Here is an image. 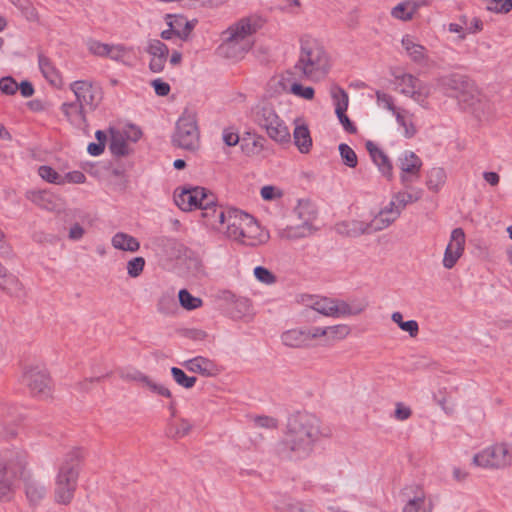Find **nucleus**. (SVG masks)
Masks as SVG:
<instances>
[{"label": "nucleus", "instance_id": "obj_43", "mask_svg": "<svg viewBox=\"0 0 512 512\" xmlns=\"http://www.w3.org/2000/svg\"><path fill=\"white\" fill-rule=\"evenodd\" d=\"M238 214H243V211L238 209H229L226 214V223H227V235L230 238H233L235 232L239 230L242 223V217H239Z\"/></svg>", "mask_w": 512, "mask_h": 512}, {"label": "nucleus", "instance_id": "obj_50", "mask_svg": "<svg viewBox=\"0 0 512 512\" xmlns=\"http://www.w3.org/2000/svg\"><path fill=\"white\" fill-rule=\"evenodd\" d=\"M422 196V191L419 190L415 193L398 192L394 195V199L397 201L399 207L402 209L409 203L418 201Z\"/></svg>", "mask_w": 512, "mask_h": 512}, {"label": "nucleus", "instance_id": "obj_64", "mask_svg": "<svg viewBox=\"0 0 512 512\" xmlns=\"http://www.w3.org/2000/svg\"><path fill=\"white\" fill-rule=\"evenodd\" d=\"M151 86L154 88L156 95L164 97L170 93V85L162 79H154L151 82Z\"/></svg>", "mask_w": 512, "mask_h": 512}, {"label": "nucleus", "instance_id": "obj_8", "mask_svg": "<svg viewBox=\"0 0 512 512\" xmlns=\"http://www.w3.org/2000/svg\"><path fill=\"white\" fill-rule=\"evenodd\" d=\"M257 31V26L251 23L249 18H242L237 23L223 32V43L220 49L239 50L244 53L250 49V42L247 38Z\"/></svg>", "mask_w": 512, "mask_h": 512}, {"label": "nucleus", "instance_id": "obj_54", "mask_svg": "<svg viewBox=\"0 0 512 512\" xmlns=\"http://www.w3.org/2000/svg\"><path fill=\"white\" fill-rule=\"evenodd\" d=\"M487 9L496 13H508L512 10V0H487Z\"/></svg>", "mask_w": 512, "mask_h": 512}, {"label": "nucleus", "instance_id": "obj_30", "mask_svg": "<svg viewBox=\"0 0 512 512\" xmlns=\"http://www.w3.org/2000/svg\"><path fill=\"white\" fill-rule=\"evenodd\" d=\"M401 43L412 61L415 63H422L425 60V47L414 42L412 37L409 35L404 36Z\"/></svg>", "mask_w": 512, "mask_h": 512}, {"label": "nucleus", "instance_id": "obj_40", "mask_svg": "<svg viewBox=\"0 0 512 512\" xmlns=\"http://www.w3.org/2000/svg\"><path fill=\"white\" fill-rule=\"evenodd\" d=\"M445 181V170L441 167H434L427 174L426 185L429 190L437 192Z\"/></svg>", "mask_w": 512, "mask_h": 512}, {"label": "nucleus", "instance_id": "obj_1", "mask_svg": "<svg viewBox=\"0 0 512 512\" xmlns=\"http://www.w3.org/2000/svg\"><path fill=\"white\" fill-rule=\"evenodd\" d=\"M320 434L319 419L308 412H297L288 419L287 430L277 444V453L290 460L308 457Z\"/></svg>", "mask_w": 512, "mask_h": 512}, {"label": "nucleus", "instance_id": "obj_25", "mask_svg": "<svg viewBox=\"0 0 512 512\" xmlns=\"http://www.w3.org/2000/svg\"><path fill=\"white\" fill-rule=\"evenodd\" d=\"M39 68L47 81L53 86H59L62 82L60 73L56 70L51 60L43 54L38 55Z\"/></svg>", "mask_w": 512, "mask_h": 512}, {"label": "nucleus", "instance_id": "obj_62", "mask_svg": "<svg viewBox=\"0 0 512 512\" xmlns=\"http://www.w3.org/2000/svg\"><path fill=\"white\" fill-rule=\"evenodd\" d=\"M460 257V254L452 250V246H447L444 253L443 266L447 269L453 268Z\"/></svg>", "mask_w": 512, "mask_h": 512}, {"label": "nucleus", "instance_id": "obj_61", "mask_svg": "<svg viewBox=\"0 0 512 512\" xmlns=\"http://www.w3.org/2000/svg\"><path fill=\"white\" fill-rule=\"evenodd\" d=\"M30 393L40 400H47L52 397V386H30Z\"/></svg>", "mask_w": 512, "mask_h": 512}, {"label": "nucleus", "instance_id": "obj_45", "mask_svg": "<svg viewBox=\"0 0 512 512\" xmlns=\"http://www.w3.org/2000/svg\"><path fill=\"white\" fill-rule=\"evenodd\" d=\"M38 173H39V176L43 180H45L49 183L58 184V185H62L65 183L63 176L60 175L56 170H54L50 166H46V165L40 166L38 169Z\"/></svg>", "mask_w": 512, "mask_h": 512}, {"label": "nucleus", "instance_id": "obj_14", "mask_svg": "<svg viewBox=\"0 0 512 512\" xmlns=\"http://www.w3.org/2000/svg\"><path fill=\"white\" fill-rule=\"evenodd\" d=\"M331 97L335 104L336 116L339 122L342 124L344 130L350 134L356 133L357 127L346 114L349 103V97L347 92L343 88L334 85L331 88Z\"/></svg>", "mask_w": 512, "mask_h": 512}, {"label": "nucleus", "instance_id": "obj_47", "mask_svg": "<svg viewBox=\"0 0 512 512\" xmlns=\"http://www.w3.org/2000/svg\"><path fill=\"white\" fill-rule=\"evenodd\" d=\"M338 149L343 163L350 168H355L358 164V159L354 150L345 143H341Z\"/></svg>", "mask_w": 512, "mask_h": 512}, {"label": "nucleus", "instance_id": "obj_49", "mask_svg": "<svg viewBox=\"0 0 512 512\" xmlns=\"http://www.w3.org/2000/svg\"><path fill=\"white\" fill-rule=\"evenodd\" d=\"M152 57H168V46L158 39L150 40L146 49Z\"/></svg>", "mask_w": 512, "mask_h": 512}, {"label": "nucleus", "instance_id": "obj_31", "mask_svg": "<svg viewBox=\"0 0 512 512\" xmlns=\"http://www.w3.org/2000/svg\"><path fill=\"white\" fill-rule=\"evenodd\" d=\"M388 211H379L370 222H366L368 234L381 231L389 227L396 219L397 212H392V217L387 216Z\"/></svg>", "mask_w": 512, "mask_h": 512}, {"label": "nucleus", "instance_id": "obj_5", "mask_svg": "<svg viewBox=\"0 0 512 512\" xmlns=\"http://www.w3.org/2000/svg\"><path fill=\"white\" fill-rule=\"evenodd\" d=\"M78 475V451H73L61 464L55 479L54 498L56 503L68 505L72 501Z\"/></svg>", "mask_w": 512, "mask_h": 512}, {"label": "nucleus", "instance_id": "obj_22", "mask_svg": "<svg viewBox=\"0 0 512 512\" xmlns=\"http://www.w3.org/2000/svg\"><path fill=\"white\" fill-rule=\"evenodd\" d=\"M335 230L339 235L351 238L368 234L366 222L359 220L339 222L335 225Z\"/></svg>", "mask_w": 512, "mask_h": 512}, {"label": "nucleus", "instance_id": "obj_3", "mask_svg": "<svg viewBox=\"0 0 512 512\" xmlns=\"http://www.w3.org/2000/svg\"><path fill=\"white\" fill-rule=\"evenodd\" d=\"M26 465L24 450L12 447L0 451V501L10 500L13 481L23 475Z\"/></svg>", "mask_w": 512, "mask_h": 512}, {"label": "nucleus", "instance_id": "obj_48", "mask_svg": "<svg viewBox=\"0 0 512 512\" xmlns=\"http://www.w3.org/2000/svg\"><path fill=\"white\" fill-rule=\"evenodd\" d=\"M465 245V233L462 228H455L451 233V240L447 246H452V250L462 255Z\"/></svg>", "mask_w": 512, "mask_h": 512}, {"label": "nucleus", "instance_id": "obj_26", "mask_svg": "<svg viewBox=\"0 0 512 512\" xmlns=\"http://www.w3.org/2000/svg\"><path fill=\"white\" fill-rule=\"evenodd\" d=\"M226 214L227 211L221 206L208 207L206 210L202 211V217L205 219L206 224L220 229L219 226H222L226 223Z\"/></svg>", "mask_w": 512, "mask_h": 512}, {"label": "nucleus", "instance_id": "obj_36", "mask_svg": "<svg viewBox=\"0 0 512 512\" xmlns=\"http://www.w3.org/2000/svg\"><path fill=\"white\" fill-rule=\"evenodd\" d=\"M297 217L304 223L312 224L316 218V209L313 203L309 200H299L297 206L294 209Z\"/></svg>", "mask_w": 512, "mask_h": 512}, {"label": "nucleus", "instance_id": "obj_57", "mask_svg": "<svg viewBox=\"0 0 512 512\" xmlns=\"http://www.w3.org/2000/svg\"><path fill=\"white\" fill-rule=\"evenodd\" d=\"M251 419L257 428L276 429L278 427L277 419L270 416H255Z\"/></svg>", "mask_w": 512, "mask_h": 512}, {"label": "nucleus", "instance_id": "obj_58", "mask_svg": "<svg viewBox=\"0 0 512 512\" xmlns=\"http://www.w3.org/2000/svg\"><path fill=\"white\" fill-rule=\"evenodd\" d=\"M376 98L378 105L383 106L387 110L393 112V114L397 113L392 96L381 91H376Z\"/></svg>", "mask_w": 512, "mask_h": 512}, {"label": "nucleus", "instance_id": "obj_44", "mask_svg": "<svg viewBox=\"0 0 512 512\" xmlns=\"http://www.w3.org/2000/svg\"><path fill=\"white\" fill-rule=\"evenodd\" d=\"M365 306L360 307H351L348 303L341 300H335L334 307H333V317L338 316H349V315H357L361 313L364 310Z\"/></svg>", "mask_w": 512, "mask_h": 512}, {"label": "nucleus", "instance_id": "obj_34", "mask_svg": "<svg viewBox=\"0 0 512 512\" xmlns=\"http://www.w3.org/2000/svg\"><path fill=\"white\" fill-rule=\"evenodd\" d=\"M315 230L312 224L302 222L300 225L288 226L281 233V237L289 240L305 238L312 235Z\"/></svg>", "mask_w": 512, "mask_h": 512}, {"label": "nucleus", "instance_id": "obj_37", "mask_svg": "<svg viewBox=\"0 0 512 512\" xmlns=\"http://www.w3.org/2000/svg\"><path fill=\"white\" fill-rule=\"evenodd\" d=\"M192 429V425L185 419L171 421L166 428V435L170 438H182Z\"/></svg>", "mask_w": 512, "mask_h": 512}, {"label": "nucleus", "instance_id": "obj_12", "mask_svg": "<svg viewBox=\"0 0 512 512\" xmlns=\"http://www.w3.org/2000/svg\"><path fill=\"white\" fill-rule=\"evenodd\" d=\"M406 503L402 512H432L433 504L420 485H410L402 490Z\"/></svg>", "mask_w": 512, "mask_h": 512}, {"label": "nucleus", "instance_id": "obj_35", "mask_svg": "<svg viewBox=\"0 0 512 512\" xmlns=\"http://www.w3.org/2000/svg\"><path fill=\"white\" fill-rule=\"evenodd\" d=\"M26 496L33 505L38 504L47 493L46 487L36 480H28L25 484Z\"/></svg>", "mask_w": 512, "mask_h": 512}, {"label": "nucleus", "instance_id": "obj_16", "mask_svg": "<svg viewBox=\"0 0 512 512\" xmlns=\"http://www.w3.org/2000/svg\"><path fill=\"white\" fill-rule=\"evenodd\" d=\"M174 192V202L183 211H191L200 208V201L203 199L204 187H184L178 193Z\"/></svg>", "mask_w": 512, "mask_h": 512}, {"label": "nucleus", "instance_id": "obj_23", "mask_svg": "<svg viewBox=\"0 0 512 512\" xmlns=\"http://www.w3.org/2000/svg\"><path fill=\"white\" fill-rule=\"evenodd\" d=\"M158 245L169 259H179L187 252V247L175 238L161 237L158 239Z\"/></svg>", "mask_w": 512, "mask_h": 512}, {"label": "nucleus", "instance_id": "obj_4", "mask_svg": "<svg viewBox=\"0 0 512 512\" xmlns=\"http://www.w3.org/2000/svg\"><path fill=\"white\" fill-rule=\"evenodd\" d=\"M251 119L260 128L264 129L267 135L278 143L290 141V132L284 121L278 116L272 104L261 102L251 110Z\"/></svg>", "mask_w": 512, "mask_h": 512}, {"label": "nucleus", "instance_id": "obj_38", "mask_svg": "<svg viewBox=\"0 0 512 512\" xmlns=\"http://www.w3.org/2000/svg\"><path fill=\"white\" fill-rule=\"evenodd\" d=\"M157 311L163 315H174L178 311V304L173 293H163L157 302Z\"/></svg>", "mask_w": 512, "mask_h": 512}, {"label": "nucleus", "instance_id": "obj_59", "mask_svg": "<svg viewBox=\"0 0 512 512\" xmlns=\"http://www.w3.org/2000/svg\"><path fill=\"white\" fill-rule=\"evenodd\" d=\"M394 115L396 116L397 123L404 128V136L406 138H412L417 132L414 124L411 121L408 122L399 112Z\"/></svg>", "mask_w": 512, "mask_h": 512}, {"label": "nucleus", "instance_id": "obj_2", "mask_svg": "<svg viewBox=\"0 0 512 512\" xmlns=\"http://www.w3.org/2000/svg\"><path fill=\"white\" fill-rule=\"evenodd\" d=\"M295 69L306 77L319 80L329 70V61L324 47L314 38L304 36L300 40V55Z\"/></svg>", "mask_w": 512, "mask_h": 512}, {"label": "nucleus", "instance_id": "obj_29", "mask_svg": "<svg viewBox=\"0 0 512 512\" xmlns=\"http://www.w3.org/2000/svg\"><path fill=\"white\" fill-rule=\"evenodd\" d=\"M294 144L301 153H308L312 147V138L306 125H298L293 132Z\"/></svg>", "mask_w": 512, "mask_h": 512}, {"label": "nucleus", "instance_id": "obj_46", "mask_svg": "<svg viewBox=\"0 0 512 512\" xmlns=\"http://www.w3.org/2000/svg\"><path fill=\"white\" fill-rule=\"evenodd\" d=\"M232 306L231 314L234 318H242L250 313L251 304L246 297H238L232 303Z\"/></svg>", "mask_w": 512, "mask_h": 512}, {"label": "nucleus", "instance_id": "obj_55", "mask_svg": "<svg viewBox=\"0 0 512 512\" xmlns=\"http://www.w3.org/2000/svg\"><path fill=\"white\" fill-rule=\"evenodd\" d=\"M0 91L2 94L12 96L18 91V83L12 76H5L0 79Z\"/></svg>", "mask_w": 512, "mask_h": 512}, {"label": "nucleus", "instance_id": "obj_20", "mask_svg": "<svg viewBox=\"0 0 512 512\" xmlns=\"http://www.w3.org/2000/svg\"><path fill=\"white\" fill-rule=\"evenodd\" d=\"M165 19L170 28H175L177 37L184 41L189 38L190 33L197 23L196 19L189 21L182 15L167 14Z\"/></svg>", "mask_w": 512, "mask_h": 512}, {"label": "nucleus", "instance_id": "obj_13", "mask_svg": "<svg viewBox=\"0 0 512 512\" xmlns=\"http://www.w3.org/2000/svg\"><path fill=\"white\" fill-rule=\"evenodd\" d=\"M397 165L401 169L400 180L405 188L420 177L422 160L413 151H404L397 159Z\"/></svg>", "mask_w": 512, "mask_h": 512}, {"label": "nucleus", "instance_id": "obj_56", "mask_svg": "<svg viewBox=\"0 0 512 512\" xmlns=\"http://www.w3.org/2000/svg\"><path fill=\"white\" fill-rule=\"evenodd\" d=\"M254 276L258 281L264 284L269 285L276 282V276L263 266H257L254 268Z\"/></svg>", "mask_w": 512, "mask_h": 512}, {"label": "nucleus", "instance_id": "obj_33", "mask_svg": "<svg viewBox=\"0 0 512 512\" xmlns=\"http://www.w3.org/2000/svg\"><path fill=\"white\" fill-rule=\"evenodd\" d=\"M117 375H119V379L122 380V381H126V382H143V383H146V384H151L147 377L144 376L142 373H140L139 371L135 370V369H128L126 371H120L119 373H114V374H111V375H106L102 378L98 377L96 380L97 381H100V380H108V381H116L118 380L117 378Z\"/></svg>", "mask_w": 512, "mask_h": 512}, {"label": "nucleus", "instance_id": "obj_18", "mask_svg": "<svg viewBox=\"0 0 512 512\" xmlns=\"http://www.w3.org/2000/svg\"><path fill=\"white\" fill-rule=\"evenodd\" d=\"M51 380L50 373L44 364H29L23 368L22 381L27 384H46Z\"/></svg>", "mask_w": 512, "mask_h": 512}, {"label": "nucleus", "instance_id": "obj_15", "mask_svg": "<svg viewBox=\"0 0 512 512\" xmlns=\"http://www.w3.org/2000/svg\"><path fill=\"white\" fill-rule=\"evenodd\" d=\"M316 339L315 328H294L281 334L282 343L291 348H308Z\"/></svg>", "mask_w": 512, "mask_h": 512}, {"label": "nucleus", "instance_id": "obj_53", "mask_svg": "<svg viewBox=\"0 0 512 512\" xmlns=\"http://www.w3.org/2000/svg\"><path fill=\"white\" fill-rule=\"evenodd\" d=\"M290 92L298 97L306 100H312L314 98L315 91L310 86H303L300 83L294 82L290 87Z\"/></svg>", "mask_w": 512, "mask_h": 512}, {"label": "nucleus", "instance_id": "obj_42", "mask_svg": "<svg viewBox=\"0 0 512 512\" xmlns=\"http://www.w3.org/2000/svg\"><path fill=\"white\" fill-rule=\"evenodd\" d=\"M27 199L44 209H52V194L47 191H28Z\"/></svg>", "mask_w": 512, "mask_h": 512}, {"label": "nucleus", "instance_id": "obj_32", "mask_svg": "<svg viewBox=\"0 0 512 512\" xmlns=\"http://www.w3.org/2000/svg\"><path fill=\"white\" fill-rule=\"evenodd\" d=\"M185 367L191 372L199 373L204 376H212L215 374V367L213 363L203 357H195L191 360H188L185 363Z\"/></svg>", "mask_w": 512, "mask_h": 512}, {"label": "nucleus", "instance_id": "obj_19", "mask_svg": "<svg viewBox=\"0 0 512 512\" xmlns=\"http://www.w3.org/2000/svg\"><path fill=\"white\" fill-rule=\"evenodd\" d=\"M365 146L371 159L378 166L381 173L385 177L391 179L393 176V166L389 157L370 140L366 142Z\"/></svg>", "mask_w": 512, "mask_h": 512}, {"label": "nucleus", "instance_id": "obj_24", "mask_svg": "<svg viewBox=\"0 0 512 512\" xmlns=\"http://www.w3.org/2000/svg\"><path fill=\"white\" fill-rule=\"evenodd\" d=\"M111 137L109 142V150L113 156L124 157L130 154L127 140L124 135L114 129L110 130Z\"/></svg>", "mask_w": 512, "mask_h": 512}, {"label": "nucleus", "instance_id": "obj_11", "mask_svg": "<svg viewBox=\"0 0 512 512\" xmlns=\"http://www.w3.org/2000/svg\"><path fill=\"white\" fill-rule=\"evenodd\" d=\"M70 90L74 93L78 102L94 111L102 101V89L97 83L87 80H77L70 84Z\"/></svg>", "mask_w": 512, "mask_h": 512}, {"label": "nucleus", "instance_id": "obj_41", "mask_svg": "<svg viewBox=\"0 0 512 512\" xmlns=\"http://www.w3.org/2000/svg\"><path fill=\"white\" fill-rule=\"evenodd\" d=\"M179 304L182 308L191 311L202 306L203 301L193 296L187 289H181L178 293Z\"/></svg>", "mask_w": 512, "mask_h": 512}, {"label": "nucleus", "instance_id": "obj_39", "mask_svg": "<svg viewBox=\"0 0 512 512\" xmlns=\"http://www.w3.org/2000/svg\"><path fill=\"white\" fill-rule=\"evenodd\" d=\"M416 10L417 4L415 2H401L392 9L391 15L396 19L409 21L413 18Z\"/></svg>", "mask_w": 512, "mask_h": 512}, {"label": "nucleus", "instance_id": "obj_52", "mask_svg": "<svg viewBox=\"0 0 512 512\" xmlns=\"http://www.w3.org/2000/svg\"><path fill=\"white\" fill-rule=\"evenodd\" d=\"M335 300L329 299V298H322L317 301H315L312 305V308L325 315V316H332L333 315V307H334Z\"/></svg>", "mask_w": 512, "mask_h": 512}, {"label": "nucleus", "instance_id": "obj_6", "mask_svg": "<svg viewBox=\"0 0 512 512\" xmlns=\"http://www.w3.org/2000/svg\"><path fill=\"white\" fill-rule=\"evenodd\" d=\"M172 144L175 147L194 152L199 148L200 131L195 111L186 108L175 124L172 134Z\"/></svg>", "mask_w": 512, "mask_h": 512}, {"label": "nucleus", "instance_id": "obj_63", "mask_svg": "<svg viewBox=\"0 0 512 512\" xmlns=\"http://www.w3.org/2000/svg\"><path fill=\"white\" fill-rule=\"evenodd\" d=\"M89 50L97 56H108L111 53V46L98 41H92L89 43Z\"/></svg>", "mask_w": 512, "mask_h": 512}, {"label": "nucleus", "instance_id": "obj_9", "mask_svg": "<svg viewBox=\"0 0 512 512\" xmlns=\"http://www.w3.org/2000/svg\"><path fill=\"white\" fill-rule=\"evenodd\" d=\"M395 84L400 88V93L411 97L417 102H423L429 96V88L421 80L410 73H403L399 68L391 70Z\"/></svg>", "mask_w": 512, "mask_h": 512}, {"label": "nucleus", "instance_id": "obj_7", "mask_svg": "<svg viewBox=\"0 0 512 512\" xmlns=\"http://www.w3.org/2000/svg\"><path fill=\"white\" fill-rule=\"evenodd\" d=\"M472 464L483 469H504L512 464V445L498 443L488 446L472 458Z\"/></svg>", "mask_w": 512, "mask_h": 512}, {"label": "nucleus", "instance_id": "obj_10", "mask_svg": "<svg viewBox=\"0 0 512 512\" xmlns=\"http://www.w3.org/2000/svg\"><path fill=\"white\" fill-rule=\"evenodd\" d=\"M447 96L456 98L461 103L471 105L475 98L474 83L466 76L454 74L443 80Z\"/></svg>", "mask_w": 512, "mask_h": 512}, {"label": "nucleus", "instance_id": "obj_21", "mask_svg": "<svg viewBox=\"0 0 512 512\" xmlns=\"http://www.w3.org/2000/svg\"><path fill=\"white\" fill-rule=\"evenodd\" d=\"M268 238V232L262 229L258 222L255 220L250 225V227L246 229L245 236H242L239 242L247 246L255 247L265 243Z\"/></svg>", "mask_w": 512, "mask_h": 512}, {"label": "nucleus", "instance_id": "obj_51", "mask_svg": "<svg viewBox=\"0 0 512 512\" xmlns=\"http://www.w3.org/2000/svg\"><path fill=\"white\" fill-rule=\"evenodd\" d=\"M145 267V259L143 257H134L127 263V273L130 277L136 278L141 275Z\"/></svg>", "mask_w": 512, "mask_h": 512}, {"label": "nucleus", "instance_id": "obj_17", "mask_svg": "<svg viewBox=\"0 0 512 512\" xmlns=\"http://www.w3.org/2000/svg\"><path fill=\"white\" fill-rule=\"evenodd\" d=\"M60 109L71 125L83 130L87 128L86 111L88 109L86 106L75 100L64 102Z\"/></svg>", "mask_w": 512, "mask_h": 512}, {"label": "nucleus", "instance_id": "obj_60", "mask_svg": "<svg viewBox=\"0 0 512 512\" xmlns=\"http://www.w3.org/2000/svg\"><path fill=\"white\" fill-rule=\"evenodd\" d=\"M239 217H242V223L239 230L235 232L233 239L239 241L242 236H245L246 229L250 227V225L256 220L253 216L248 213L243 212V214H238Z\"/></svg>", "mask_w": 512, "mask_h": 512}, {"label": "nucleus", "instance_id": "obj_27", "mask_svg": "<svg viewBox=\"0 0 512 512\" xmlns=\"http://www.w3.org/2000/svg\"><path fill=\"white\" fill-rule=\"evenodd\" d=\"M316 338L327 337L328 339H344L350 333V327L345 324L327 326V327H314Z\"/></svg>", "mask_w": 512, "mask_h": 512}, {"label": "nucleus", "instance_id": "obj_28", "mask_svg": "<svg viewBox=\"0 0 512 512\" xmlns=\"http://www.w3.org/2000/svg\"><path fill=\"white\" fill-rule=\"evenodd\" d=\"M112 245L115 249L129 252H136L140 248V243L135 237L123 232L113 236Z\"/></svg>", "mask_w": 512, "mask_h": 512}]
</instances>
